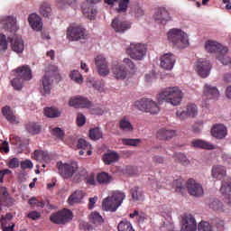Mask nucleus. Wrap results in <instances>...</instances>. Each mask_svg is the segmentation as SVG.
I'll return each instance as SVG.
<instances>
[{
  "mask_svg": "<svg viewBox=\"0 0 231 231\" xmlns=\"http://www.w3.org/2000/svg\"><path fill=\"white\" fill-rule=\"evenodd\" d=\"M53 79L56 80H60V75L57 66L49 65L45 68V74L39 81V89L42 95H50L51 89L53 88Z\"/></svg>",
  "mask_w": 231,
  "mask_h": 231,
  "instance_id": "nucleus-1",
  "label": "nucleus"
},
{
  "mask_svg": "<svg viewBox=\"0 0 231 231\" xmlns=\"http://www.w3.org/2000/svg\"><path fill=\"white\" fill-rule=\"evenodd\" d=\"M135 71L136 65L129 59H125L123 63L115 61L111 66V72L117 80H125L129 75H134Z\"/></svg>",
  "mask_w": 231,
  "mask_h": 231,
  "instance_id": "nucleus-2",
  "label": "nucleus"
},
{
  "mask_svg": "<svg viewBox=\"0 0 231 231\" xmlns=\"http://www.w3.org/2000/svg\"><path fill=\"white\" fill-rule=\"evenodd\" d=\"M157 100L159 104H171V106H180L183 100V92L178 87H169L163 88L158 95Z\"/></svg>",
  "mask_w": 231,
  "mask_h": 231,
  "instance_id": "nucleus-3",
  "label": "nucleus"
},
{
  "mask_svg": "<svg viewBox=\"0 0 231 231\" xmlns=\"http://www.w3.org/2000/svg\"><path fill=\"white\" fill-rule=\"evenodd\" d=\"M4 25L7 32L14 33V37H8V39H10L11 48L13 51H15V53H23V51H24V43L23 42V38L15 34V32L19 30V28L17 27V23H15V18L8 16L5 19V23H4Z\"/></svg>",
  "mask_w": 231,
  "mask_h": 231,
  "instance_id": "nucleus-4",
  "label": "nucleus"
},
{
  "mask_svg": "<svg viewBox=\"0 0 231 231\" xmlns=\"http://www.w3.org/2000/svg\"><path fill=\"white\" fill-rule=\"evenodd\" d=\"M12 75L15 77L11 81L13 88L16 89V91H21L24 80H32V69L23 65L13 70Z\"/></svg>",
  "mask_w": 231,
  "mask_h": 231,
  "instance_id": "nucleus-5",
  "label": "nucleus"
},
{
  "mask_svg": "<svg viewBox=\"0 0 231 231\" xmlns=\"http://www.w3.org/2000/svg\"><path fill=\"white\" fill-rule=\"evenodd\" d=\"M125 199V193L122 191H113L112 196L106 198L102 202V208L106 212H116Z\"/></svg>",
  "mask_w": 231,
  "mask_h": 231,
  "instance_id": "nucleus-6",
  "label": "nucleus"
},
{
  "mask_svg": "<svg viewBox=\"0 0 231 231\" xmlns=\"http://www.w3.org/2000/svg\"><path fill=\"white\" fill-rule=\"evenodd\" d=\"M168 40L175 48L183 50L189 46V35L181 29H171L168 32Z\"/></svg>",
  "mask_w": 231,
  "mask_h": 231,
  "instance_id": "nucleus-7",
  "label": "nucleus"
},
{
  "mask_svg": "<svg viewBox=\"0 0 231 231\" xmlns=\"http://www.w3.org/2000/svg\"><path fill=\"white\" fill-rule=\"evenodd\" d=\"M205 50L208 53L217 55L219 59L228 55V47L212 40H208L205 42Z\"/></svg>",
  "mask_w": 231,
  "mask_h": 231,
  "instance_id": "nucleus-8",
  "label": "nucleus"
},
{
  "mask_svg": "<svg viewBox=\"0 0 231 231\" xmlns=\"http://www.w3.org/2000/svg\"><path fill=\"white\" fill-rule=\"evenodd\" d=\"M58 172L64 180H69L73 177V174L79 171V164L77 162L62 163V162H57Z\"/></svg>",
  "mask_w": 231,
  "mask_h": 231,
  "instance_id": "nucleus-9",
  "label": "nucleus"
},
{
  "mask_svg": "<svg viewBox=\"0 0 231 231\" xmlns=\"http://www.w3.org/2000/svg\"><path fill=\"white\" fill-rule=\"evenodd\" d=\"M136 106L140 111L151 113V115H158V113H160V106H158V103L150 98H143L137 101Z\"/></svg>",
  "mask_w": 231,
  "mask_h": 231,
  "instance_id": "nucleus-10",
  "label": "nucleus"
},
{
  "mask_svg": "<svg viewBox=\"0 0 231 231\" xmlns=\"http://www.w3.org/2000/svg\"><path fill=\"white\" fill-rule=\"evenodd\" d=\"M50 219L55 225H66L73 219V213L69 209H63L51 214Z\"/></svg>",
  "mask_w": 231,
  "mask_h": 231,
  "instance_id": "nucleus-11",
  "label": "nucleus"
},
{
  "mask_svg": "<svg viewBox=\"0 0 231 231\" xmlns=\"http://www.w3.org/2000/svg\"><path fill=\"white\" fill-rule=\"evenodd\" d=\"M126 53L131 59H143L147 53V45L143 43H131L126 49Z\"/></svg>",
  "mask_w": 231,
  "mask_h": 231,
  "instance_id": "nucleus-12",
  "label": "nucleus"
},
{
  "mask_svg": "<svg viewBox=\"0 0 231 231\" xmlns=\"http://www.w3.org/2000/svg\"><path fill=\"white\" fill-rule=\"evenodd\" d=\"M88 37V32L84 27L80 25L77 26H69L67 29V38L69 41H80L82 39H86Z\"/></svg>",
  "mask_w": 231,
  "mask_h": 231,
  "instance_id": "nucleus-13",
  "label": "nucleus"
},
{
  "mask_svg": "<svg viewBox=\"0 0 231 231\" xmlns=\"http://www.w3.org/2000/svg\"><path fill=\"white\" fill-rule=\"evenodd\" d=\"M186 187L189 194L190 196H194V198H201V196L205 194L203 185L196 181L194 179H189L186 182Z\"/></svg>",
  "mask_w": 231,
  "mask_h": 231,
  "instance_id": "nucleus-14",
  "label": "nucleus"
},
{
  "mask_svg": "<svg viewBox=\"0 0 231 231\" xmlns=\"http://www.w3.org/2000/svg\"><path fill=\"white\" fill-rule=\"evenodd\" d=\"M195 71L201 77V79H207L210 75L212 65L208 60H199L195 64Z\"/></svg>",
  "mask_w": 231,
  "mask_h": 231,
  "instance_id": "nucleus-15",
  "label": "nucleus"
},
{
  "mask_svg": "<svg viewBox=\"0 0 231 231\" xmlns=\"http://www.w3.org/2000/svg\"><path fill=\"white\" fill-rule=\"evenodd\" d=\"M69 106H70V107H75L76 109H89V107L93 106V103H91V101H89V99H88L87 97L78 96L76 97L70 98Z\"/></svg>",
  "mask_w": 231,
  "mask_h": 231,
  "instance_id": "nucleus-16",
  "label": "nucleus"
},
{
  "mask_svg": "<svg viewBox=\"0 0 231 231\" xmlns=\"http://www.w3.org/2000/svg\"><path fill=\"white\" fill-rule=\"evenodd\" d=\"M111 26L116 33H125L127 30H131V23L127 21H122L118 18H115L112 21Z\"/></svg>",
  "mask_w": 231,
  "mask_h": 231,
  "instance_id": "nucleus-17",
  "label": "nucleus"
},
{
  "mask_svg": "<svg viewBox=\"0 0 231 231\" xmlns=\"http://www.w3.org/2000/svg\"><path fill=\"white\" fill-rule=\"evenodd\" d=\"M198 223L192 215H186L182 217L181 231H196Z\"/></svg>",
  "mask_w": 231,
  "mask_h": 231,
  "instance_id": "nucleus-18",
  "label": "nucleus"
},
{
  "mask_svg": "<svg viewBox=\"0 0 231 231\" xmlns=\"http://www.w3.org/2000/svg\"><path fill=\"white\" fill-rule=\"evenodd\" d=\"M153 19L161 24H167V23L171 21V15L169 14V11H167V9L164 7H160L155 12Z\"/></svg>",
  "mask_w": 231,
  "mask_h": 231,
  "instance_id": "nucleus-19",
  "label": "nucleus"
},
{
  "mask_svg": "<svg viewBox=\"0 0 231 231\" xmlns=\"http://www.w3.org/2000/svg\"><path fill=\"white\" fill-rule=\"evenodd\" d=\"M15 203V199L10 197V193L5 188L3 189L2 194L0 195V212L3 210L1 207H12Z\"/></svg>",
  "mask_w": 231,
  "mask_h": 231,
  "instance_id": "nucleus-20",
  "label": "nucleus"
},
{
  "mask_svg": "<svg viewBox=\"0 0 231 231\" xmlns=\"http://www.w3.org/2000/svg\"><path fill=\"white\" fill-rule=\"evenodd\" d=\"M204 95L209 99V100H217L219 98V90L217 87H214L209 84H205L204 86Z\"/></svg>",
  "mask_w": 231,
  "mask_h": 231,
  "instance_id": "nucleus-21",
  "label": "nucleus"
},
{
  "mask_svg": "<svg viewBox=\"0 0 231 231\" xmlns=\"http://www.w3.org/2000/svg\"><path fill=\"white\" fill-rule=\"evenodd\" d=\"M28 23L32 30H35L36 32H41V30H42V20L38 14H30L28 17Z\"/></svg>",
  "mask_w": 231,
  "mask_h": 231,
  "instance_id": "nucleus-22",
  "label": "nucleus"
},
{
  "mask_svg": "<svg viewBox=\"0 0 231 231\" xmlns=\"http://www.w3.org/2000/svg\"><path fill=\"white\" fill-rule=\"evenodd\" d=\"M211 134L214 138L223 140L227 134L226 126L224 125H215L211 129Z\"/></svg>",
  "mask_w": 231,
  "mask_h": 231,
  "instance_id": "nucleus-23",
  "label": "nucleus"
},
{
  "mask_svg": "<svg viewBox=\"0 0 231 231\" xmlns=\"http://www.w3.org/2000/svg\"><path fill=\"white\" fill-rule=\"evenodd\" d=\"M211 176L214 180H223L226 176V168L223 165H214L211 170Z\"/></svg>",
  "mask_w": 231,
  "mask_h": 231,
  "instance_id": "nucleus-24",
  "label": "nucleus"
},
{
  "mask_svg": "<svg viewBox=\"0 0 231 231\" xmlns=\"http://www.w3.org/2000/svg\"><path fill=\"white\" fill-rule=\"evenodd\" d=\"M96 66L98 75L101 77H107V75H109V67L107 66V61L105 59L96 60Z\"/></svg>",
  "mask_w": 231,
  "mask_h": 231,
  "instance_id": "nucleus-25",
  "label": "nucleus"
},
{
  "mask_svg": "<svg viewBox=\"0 0 231 231\" xmlns=\"http://www.w3.org/2000/svg\"><path fill=\"white\" fill-rule=\"evenodd\" d=\"M176 136V131L167 130L165 128H161L157 132V138L159 140H171Z\"/></svg>",
  "mask_w": 231,
  "mask_h": 231,
  "instance_id": "nucleus-26",
  "label": "nucleus"
},
{
  "mask_svg": "<svg viewBox=\"0 0 231 231\" xmlns=\"http://www.w3.org/2000/svg\"><path fill=\"white\" fill-rule=\"evenodd\" d=\"M2 115L6 118L7 122H10V124H19V121H17V117H15V115H14V111L10 106H6L2 108Z\"/></svg>",
  "mask_w": 231,
  "mask_h": 231,
  "instance_id": "nucleus-27",
  "label": "nucleus"
},
{
  "mask_svg": "<svg viewBox=\"0 0 231 231\" xmlns=\"http://www.w3.org/2000/svg\"><path fill=\"white\" fill-rule=\"evenodd\" d=\"M220 192H222V194H224L225 196V199H224L225 203H227V205H230L231 181L222 183V186L220 188Z\"/></svg>",
  "mask_w": 231,
  "mask_h": 231,
  "instance_id": "nucleus-28",
  "label": "nucleus"
},
{
  "mask_svg": "<svg viewBox=\"0 0 231 231\" xmlns=\"http://www.w3.org/2000/svg\"><path fill=\"white\" fill-rule=\"evenodd\" d=\"M191 143L194 147H197L198 149H208V151L216 149L214 144L201 139L194 140L191 142Z\"/></svg>",
  "mask_w": 231,
  "mask_h": 231,
  "instance_id": "nucleus-29",
  "label": "nucleus"
},
{
  "mask_svg": "<svg viewBox=\"0 0 231 231\" xmlns=\"http://www.w3.org/2000/svg\"><path fill=\"white\" fill-rule=\"evenodd\" d=\"M118 158H120V155H118L116 152H111L103 155V162L106 165H111V163L118 162Z\"/></svg>",
  "mask_w": 231,
  "mask_h": 231,
  "instance_id": "nucleus-30",
  "label": "nucleus"
},
{
  "mask_svg": "<svg viewBox=\"0 0 231 231\" xmlns=\"http://www.w3.org/2000/svg\"><path fill=\"white\" fill-rule=\"evenodd\" d=\"M32 158L36 160V162H50V154L41 150L34 151Z\"/></svg>",
  "mask_w": 231,
  "mask_h": 231,
  "instance_id": "nucleus-31",
  "label": "nucleus"
},
{
  "mask_svg": "<svg viewBox=\"0 0 231 231\" xmlns=\"http://www.w3.org/2000/svg\"><path fill=\"white\" fill-rule=\"evenodd\" d=\"M78 149H82L87 151L88 156H91L93 152V146L88 143L85 139H79L78 141Z\"/></svg>",
  "mask_w": 231,
  "mask_h": 231,
  "instance_id": "nucleus-32",
  "label": "nucleus"
},
{
  "mask_svg": "<svg viewBox=\"0 0 231 231\" xmlns=\"http://www.w3.org/2000/svg\"><path fill=\"white\" fill-rule=\"evenodd\" d=\"M83 15L89 19V21H94L95 17H97V11L93 7H86V5H82Z\"/></svg>",
  "mask_w": 231,
  "mask_h": 231,
  "instance_id": "nucleus-33",
  "label": "nucleus"
},
{
  "mask_svg": "<svg viewBox=\"0 0 231 231\" xmlns=\"http://www.w3.org/2000/svg\"><path fill=\"white\" fill-rule=\"evenodd\" d=\"M130 193L134 201H143V191L139 187H134L130 189Z\"/></svg>",
  "mask_w": 231,
  "mask_h": 231,
  "instance_id": "nucleus-34",
  "label": "nucleus"
},
{
  "mask_svg": "<svg viewBox=\"0 0 231 231\" xmlns=\"http://www.w3.org/2000/svg\"><path fill=\"white\" fill-rule=\"evenodd\" d=\"M97 181L99 185H109L111 183V176L106 171L100 172L97 175Z\"/></svg>",
  "mask_w": 231,
  "mask_h": 231,
  "instance_id": "nucleus-35",
  "label": "nucleus"
},
{
  "mask_svg": "<svg viewBox=\"0 0 231 231\" xmlns=\"http://www.w3.org/2000/svg\"><path fill=\"white\" fill-rule=\"evenodd\" d=\"M119 129L121 131H124V133H131L134 127L133 125L131 124V121L124 117L119 121Z\"/></svg>",
  "mask_w": 231,
  "mask_h": 231,
  "instance_id": "nucleus-36",
  "label": "nucleus"
},
{
  "mask_svg": "<svg viewBox=\"0 0 231 231\" xmlns=\"http://www.w3.org/2000/svg\"><path fill=\"white\" fill-rule=\"evenodd\" d=\"M88 136L90 140L97 142V140H100L104 136V133L100 127H95L89 130Z\"/></svg>",
  "mask_w": 231,
  "mask_h": 231,
  "instance_id": "nucleus-37",
  "label": "nucleus"
},
{
  "mask_svg": "<svg viewBox=\"0 0 231 231\" xmlns=\"http://www.w3.org/2000/svg\"><path fill=\"white\" fill-rule=\"evenodd\" d=\"M44 114L48 118H59V116H60V112L59 109L53 107L45 108Z\"/></svg>",
  "mask_w": 231,
  "mask_h": 231,
  "instance_id": "nucleus-38",
  "label": "nucleus"
},
{
  "mask_svg": "<svg viewBox=\"0 0 231 231\" xmlns=\"http://www.w3.org/2000/svg\"><path fill=\"white\" fill-rule=\"evenodd\" d=\"M40 14L44 17H50L51 15V6L49 3H42L40 6Z\"/></svg>",
  "mask_w": 231,
  "mask_h": 231,
  "instance_id": "nucleus-39",
  "label": "nucleus"
},
{
  "mask_svg": "<svg viewBox=\"0 0 231 231\" xmlns=\"http://www.w3.org/2000/svg\"><path fill=\"white\" fill-rule=\"evenodd\" d=\"M129 3H131V0H120L116 12H117V14H126L127 8H129Z\"/></svg>",
  "mask_w": 231,
  "mask_h": 231,
  "instance_id": "nucleus-40",
  "label": "nucleus"
},
{
  "mask_svg": "<svg viewBox=\"0 0 231 231\" xmlns=\"http://www.w3.org/2000/svg\"><path fill=\"white\" fill-rule=\"evenodd\" d=\"M25 127L30 134H39L41 133V125L36 123H29Z\"/></svg>",
  "mask_w": 231,
  "mask_h": 231,
  "instance_id": "nucleus-41",
  "label": "nucleus"
},
{
  "mask_svg": "<svg viewBox=\"0 0 231 231\" xmlns=\"http://www.w3.org/2000/svg\"><path fill=\"white\" fill-rule=\"evenodd\" d=\"M208 207L212 210L221 211L223 210V202H220L217 199H212L208 203Z\"/></svg>",
  "mask_w": 231,
  "mask_h": 231,
  "instance_id": "nucleus-42",
  "label": "nucleus"
},
{
  "mask_svg": "<svg viewBox=\"0 0 231 231\" xmlns=\"http://www.w3.org/2000/svg\"><path fill=\"white\" fill-rule=\"evenodd\" d=\"M175 62L176 61L172 59L161 60V68H162V69H172Z\"/></svg>",
  "mask_w": 231,
  "mask_h": 231,
  "instance_id": "nucleus-43",
  "label": "nucleus"
},
{
  "mask_svg": "<svg viewBox=\"0 0 231 231\" xmlns=\"http://www.w3.org/2000/svg\"><path fill=\"white\" fill-rule=\"evenodd\" d=\"M186 112L190 118L198 116V106L195 104H189L186 106Z\"/></svg>",
  "mask_w": 231,
  "mask_h": 231,
  "instance_id": "nucleus-44",
  "label": "nucleus"
},
{
  "mask_svg": "<svg viewBox=\"0 0 231 231\" xmlns=\"http://www.w3.org/2000/svg\"><path fill=\"white\" fill-rule=\"evenodd\" d=\"M69 77L71 80H74L77 84H82V82H84V78H82V74H80L79 70H72Z\"/></svg>",
  "mask_w": 231,
  "mask_h": 231,
  "instance_id": "nucleus-45",
  "label": "nucleus"
},
{
  "mask_svg": "<svg viewBox=\"0 0 231 231\" xmlns=\"http://www.w3.org/2000/svg\"><path fill=\"white\" fill-rule=\"evenodd\" d=\"M8 50V41L6 35L0 33V53H5Z\"/></svg>",
  "mask_w": 231,
  "mask_h": 231,
  "instance_id": "nucleus-46",
  "label": "nucleus"
},
{
  "mask_svg": "<svg viewBox=\"0 0 231 231\" xmlns=\"http://www.w3.org/2000/svg\"><path fill=\"white\" fill-rule=\"evenodd\" d=\"M89 217L92 223H94V225H100V223L104 221V219L102 218V216H100V213L97 211L92 212Z\"/></svg>",
  "mask_w": 231,
  "mask_h": 231,
  "instance_id": "nucleus-47",
  "label": "nucleus"
},
{
  "mask_svg": "<svg viewBox=\"0 0 231 231\" xmlns=\"http://www.w3.org/2000/svg\"><path fill=\"white\" fill-rule=\"evenodd\" d=\"M123 145H130L132 147H138L142 143L140 139H122Z\"/></svg>",
  "mask_w": 231,
  "mask_h": 231,
  "instance_id": "nucleus-48",
  "label": "nucleus"
},
{
  "mask_svg": "<svg viewBox=\"0 0 231 231\" xmlns=\"http://www.w3.org/2000/svg\"><path fill=\"white\" fill-rule=\"evenodd\" d=\"M175 162H177V163H182V165H189V159H187V156L183 153H177L175 155Z\"/></svg>",
  "mask_w": 231,
  "mask_h": 231,
  "instance_id": "nucleus-49",
  "label": "nucleus"
},
{
  "mask_svg": "<svg viewBox=\"0 0 231 231\" xmlns=\"http://www.w3.org/2000/svg\"><path fill=\"white\" fill-rule=\"evenodd\" d=\"M59 8H65V6H71V5H75L77 0H56Z\"/></svg>",
  "mask_w": 231,
  "mask_h": 231,
  "instance_id": "nucleus-50",
  "label": "nucleus"
},
{
  "mask_svg": "<svg viewBox=\"0 0 231 231\" xmlns=\"http://www.w3.org/2000/svg\"><path fill=\"white\" fill-rule=\"evenodd\" d=\"M172 187L175 189L176 192H181V190H183V179L173 180Z\"/></svg>",
  "mask_w": 231,
  "mask_h": 231,
  "instance_id": "nucleus-51",
  "label": "nucleus"
},
{
  "mask_svg": "<svg viewBox=\"0 0 231 231\" xmlns=\"http://www.w3.org/2000/svg\"><path fill=\"white\" fill-rule=\"evenodd\" d=\"M199 231H212V226L208 222L202 221L199 224Z\"/></svg>",
  "mask_w": 231,
  "mask_h": 231,
  "instance_id": "nucleus-52",
  "label": "nucleus"
},
{
  "mask_svg": "<svg viewBox=\"0 0 231 231\" xmlns=\"http://www.w3.org/2000/svg\"><path fill=\"white\" fill-rule=\"evenodd\" d=\"M51 134L56 136V138H63L64 137V130L60 127H55L51 130Z\"/></svg>",
  "mask_w": 231,
  "mask_h": 231,
  "instance_id": "nucleus-53",
  "label": "nucleus"
},
{
  "mask_svg": "<svg viewBox=\"0 0 231 231\" xmlns=\"http://www.w3.org/2000/svg\"><path fill=\"white\" fill-rule=\"evenodd\" d=\"M13 217L14 216H12L11 213H7L5 216H3L0 219L1 228L6 226V221H10Z\"/></svg>",
  "mask_w": 231,
  "mask_h": 231,
  "instance_id": "nucleus-54",
  "label": "nucleus"
},
{
  "mask_svg": "<svg viewBox=\"0 0 231 231\" xmlns=\"http://www.w3.org/2000/svg\"><path fill=\"white\" fill-rule=\"evenodd\" d=\"M176 116L179 120H186V118H189V114L187 110H177Z\"/></svg>",
  "mask_w": 231,
  "mask_h": 231,
  "instance_id": "nucleus-55",
  "label": "nucleus"
},
{
  "mask_svg": "<svg viewBox=\"0 0 231 231\" xmlns=\"http://www.w3.org/2000/svg\"><path fill=\"white\" fill-rule=\"evenodd\" d=\"M77 124L79 127L84 126V125L86 124V116L82 113H79L77 116Z\"/></svg>",
  "mask_w": 231,
  "mask_h": 231,
  "instance_id": "nucleus-56",
  "label": "nucleus"
},
{
  "mask_svg": "<svg viewBox=\"0 0 231 231\" xmlns=\"http://www.w3.org/2000/svg\"><path fill=\"white\" fill-rule=\"evenodd\" d=\"M9 169H17V167H19L20 162H19V159L17 158H13L11 159L8 163H7Z\"/></svg>",
  "mask_w": 231,
  "mask_h": 231,
  "instance_id": "nucleus-57",
  "label": "nucleus"
},
{
  "mask_svg": "<svg viewBox=\"0 0 231 231\" xmlns=\"http://www.w3.org/2000/svg\"><path fill=\"white\" fill-rule=\"evenodd\" d=\"M11 142L14 145H16L17 149H23V147H24V144H23V141L21 140V137H19V136L13 138V140Z\"/></svg>",
  "mask_w": 231,
  "mask_h": 231,
  "instance_id": "nucleus-58",
  "label": "nucleus"
},
{
  "mask_svg": "<svg viewBox=\"0 0 231 231\" xmlns=\"http://www.w3.org/2000/svg\"><path fill=\"white\" fill-rule=\"evenodd\" d=\"M20 166H21V169H23V170L33 169V162H32V161H30V160H25L20 163Z\"/></svg>",
  "mask_w": 231,
  "mask_h": 231,
  "instance_id": "nucleus-59",
  "label": "nucleus"
},
{
  "mask_svg": "<svg viewBox=\"0 0 231 231\" xmlns=\"http://www.w3.org/2000/svg\"><path fill=\"white\" fill-rule=\"evenodd\" d=\"M212 225H215L218 230H223V226H225V221L221 220V218H215L212 222Z\"/></svg>",
  "mask_w": 231,
  "mask_h": 231,
  "instance_id": "nucleus-60",
  "label": "nucleus"
},
{
  "mask_svg": "<svg viewBox=\"0 0 231 231\" xmlns=\"http://www.w3.org/2000/svg\"><path fill=\"white\" fill-rule=\"evenodd\" d=\"M87 185H97V180H95V173H90L86 177Z\"/></svg>",
  "mask_w": 231,
  "mask_h": 231,
  "instance_id": "nucleus-61",
  "label": "nucleus"
},
{
  "mask_svg": "<svg viewBox=\"0 0 231 231\" xmlns=\"http://www.w3.org/2000/svg\"><path fill=\"white\" fill-rule=\"evenodd\" d=\"M145 82H152L156 79V73L154 70H152L150 73L144 76Z\"/></svg>",
  "mask_w": 231,
  "mask_h": 231,
  "instance_id": "nucleus-62",
  "label": "nucleus"
},
{
  "mask_svg": "<svg viewBox=\"0 0 231 231\" xmlns=\"http://www.w3.org/2000/svg\"><path fill=\"white\" fill-rule=\"evenodd\" d=\"M27 217L30 219H32L33 221L40 219L41 218V213L37 212V211H31Z\"/></svg>",
  "mask_w": 231,
  "mask_h": 231,
  "instance_id": "nucleus-63",
  "label": "nucleus"
},
{
  "mask_svg": "<svg viewBox=\"0 0 231 231\" xmlns=\"http://www.w3.org/2000/svg\"><path fill=\"white\" fill-rule=\"evenodd\" d=\"M5 152V154H8L10 152V147L8 146V142L4 141L2 143V145L0 146V152Z\"/></svg>",
  "mask_w": 231,
  "mask_h": 231,
  "instance_id": "nucleus-64",
  "label": "nucleus"
}]
</instances>
